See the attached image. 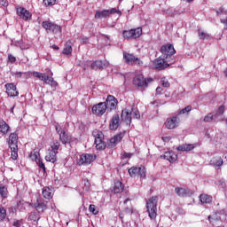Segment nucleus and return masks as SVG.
<instances>
[{
    "label": "nucleus",
    "mask_w": 227,
    "mask_h": 227,
    "mask_svg": "<svg viewBox=\"0 0 227 227\" xmlns=\"http://www.w3.org/2000/svg\"><path fill=\"white\" fill-rule=\"evenodd\" d=\"M113 13L121 15V12L116 10V8H112L110 10L98 11L95 14V19H106V17H109V15H113Z\"/></svg>",
    "instance_id": "11"
},
{
    "label": "nucleus",
    "mask_w": 227,
    "mask_h": 227,
    "mask_svg": "<svg viewBox=\"0 0 227 227\" xmlns=\"http://www.w3.org/2000/svg\"><path fill=\"white\" fill-rule=\"evenodd\" d=\"M200 200L201 203H212V197L207 194H201L200 196Z\"/></svg>",
    "instance_id": "35"
},
{
    "label": "nucleus",
    "mask_w": 227,
    "mask_h": 227,
    "mask_svg": "<svg viewBox=\"0 0 227 227\" xmlns=\"http://www.w3.org/2000/svg\"><path fill=\"white\" fill-rule=\"evenodd\" d=\"M92 70H100L102 68H106L107 67H109V61L105 60V61H101V60H97L94 61L91 65H90Z\"/></svg>",
    "instance_id": "21"
},
{
    "label": "nucleus",
    "mask_w": 227,
    "mask_h": 227,
    "mask_svg": "<svg viewBox=\"0 0 227 227\" xmlns=\"http://www.w3.org/2000/svg\"><path fill=\"white\" fill-rule=\"evenodd\" d=\"M8 61L9 63H15L17 61V59L15 58V56L9 54L8 55Z\"/></svg>",
    "instance_id": "49"
},
{
    "label": "nucleus",
    "mask_w": 227,
    "mask_h": 227,
    "mask_svg": "<svg viewBox=\"0 0 227 227\" xmlns=\"http://www.w3.org/2000/svg\"><path fill=\"white\" fill-rule=\"evenodd\" d=\"M204 121L206 123H210V121H219V120L217 119V115H214L212 114H207L205 117H204Z\"/></svg>",
    "instance_id": "32"
},
{
    "label": "nucleus",
    "mask_w": 227,
    "mask_h": 227,
    "mask_svg": "<svg viewBox=\"0 0 227 227\" xmlns=\"http://www.w3.org/2000/svg\"><path fill=\"white\" fill-rule=\"evenodd\" d=\"M43 196L46 200H51V198H52V189L49 187L43 188Z\"/></svg>",
    "instance_id": "31"
},
{
    "label": "nucleus",
    "mask_w": 227,
    "mask_h": 227,
    "mask_svg": "<svg viewBox=\"0 0 227 227\" xmlns=\"http://www.w3.org/2000/svg\"><path fill=\"white\" fill-rule=\"evenodd\" d=\"M51 152H55V153H58V150H59V147L61 146V144H59V141L53 140L51 144Z\"/></svg>",
    "instance_id": "30"
},
{
    "label": "nucleus",
    "mask_w": 227,
    "mask_h": 227,
    "mask_svg": "<svg viewBox=\"0 0 227 227\" xmlns=\"http://www.w3.org/2000/svg\"><path fill=\"white\" fill-rule=\"evenodd\" d=\"M198 35H199L200 40H210V35L207 32L198 30Z\"/></svg>",
    "instance_id": "36"
},
{
    "label": "nucleus",
    "mask_w": 227,
    "mask_h": 227,
    "mask_svg": "<svg viewBox=\"0 0 227 227\" xmlns=\"http://www.w3.org/2000/svg\"><path fill=\"white\" fill-rule=\"evenodd\" d=\"M176 150L178 152H191V150H194V145L191 144H185V145L177 146Z\"/></svg>",
    "instance_id": "29"
},
{
    "label": "nucleus",
    "mask_w": 227,
    "mask_h": 227,
    "mask_svg": "<svg viewBox=\"0 0 227 227\" xmlns=\"http://www.w3.org/2000/svg\"><path fill=\"white\" fill-rule=\"evenodd\" d=\"M130 157H132V153H124L122 154V159H130Z\"/></svg>",
    "instance_id": "50"
},
{
    "label": "nucleus",
    "mask_w": 227,
    "mask_h": 227,
    "mask_svg": "<svg viewBox=\"0 0 227 227\" xmlns=\"http://www.w3.org/2000/svg\"><path fill=\"white\" fill-rule=\"evenodd\" d=\"M52 49H54L55 51H59V47H58V45H56V44H53Z\"/></svg>",
    "instance_id": "57"
},
{
    "label": "nucleus",
    "mask_w": 227,
    "mask_h": 227,
    "mask_svg": "<svg viewBox=\"0 0 227 227\" xmlns=\"http://www.w3.org/2000/svg\"><path fill=\"white\" fill-rule=\"evenodd\" d=\"M156 93H157L158 95L160 94V93H162V88H160V87L156 88Z\"/></svg>",
    "instance_id": "55"
},
{
    "label": "nucleus",
    "mask_w": 227,
    "mask_h": 227,
    "mask_svg": "<svg viewBox=\"0 0 227 227\" xmlns=\"http://www.w3.org/2000/svg\"><path fill=\"white\" fill-rule=\"evenodd\" d=\"M19 135L17 133H12L9 137V148L12 146H19Z\"/></svg>",
    "instance_id": "25"
},
{
    "label": "nucleus",
    "mask_w": 227,
    "mask_h": 227,
    "mask_svg": "<svg viewBox=\"0 0 227 227\" xmlns=\"http://www.w3.org/2000/svg\"><path fill=\"white\" fill-rule=\"evenodd\" d=\"M14 75H16V77H22V72H16Z\"/></svg>",
    "instance_id": "56"
},
{
    "label": "nucleus",
    "mask_w": 227,
    "mask_h": 227,
    "mask_svg": "<svg viewBox=\"0 0 227 227\" xmlns=\"http://www.w3.org/2000/svg\"><path fill=\"white\" fill-rule=\"evenodd\" d=\"M208 220H209V221H212V215H209V216H208Z\"/></svg>",
    "instance_id": "61"
},
{
    "label": "nucleus",
    "mask_w": 227,
    "mask_h": 227,
    "mask_svg": "<svg viewBox=\"0 0 227 227\" xmlns=\"http://www.w3.org/2000/svg\"><path fill=\"white\" fill-rule=\"evenodd\" d=\"M11 148L12 152V159L13 160H17V157H19V146L12 145Z\"/></svg>",
    "instance_id": "34"
},
{
    "label": "nucleus",
    "mask_w": 227,
    "mask_h": 227,
    "mask_svg": "<svg viewBox=\"0 0 227 227\" xmlns=\"http://www.w3.org/2000/svg\"><path fill=\"white\" fill-rule=\"evenodd\" d=\"M224 185H226L224 183L222 184V187H224Z\"/></svg>",
    "instance_id": "62"
},
{
    "label": "nucleus",
    "mask_w": 227,
    "mask_h": 227,
    "mask_svg": "<svg viewBox=\"0 0 227 227\" xmlns=\"http://www.w3.org/2000/svg\"><path fill=\"white\" fill-rule=\"evenodd\" d=\"M170 139H171V137H162V141H164V143H168V142H169V141H170Z\"/></svg>",
    "instance_id": "51"
},
{
    "label": "nucleus",
    "mask_w": 227,
    "mask_h": 227,
    "mask_svg": "<svg viewBox=\"0 0 227 227\" xmlns=\"http://www.w3.org/2000/svg\"><path fill=\"white\" fill-rule=\"evenodd\" d=\"M223 12H224V8L221 7L219 8V10L216 11V14L221 15V13H223Z\"/></svg>",
    "instance_id": "53"
},
{
    "label": "nucleus",
    "mask_w": 227,
    "mask_h": 227,
    "mask_svg": "<svg viewBox=\"0 0 227 227\" xmlns=\"http://www.w3.org/2000/svg\"><path fill=\"white\" fill-rule=\"evenodd\" d=\"M8 130H10V126L4 121H0V132L8 134Z\"/></svg>",
    "instance_id": "33"
},
{
    "label": "nucleus",
    "mask_w": 227,
    "mask_h": 227,
    "mask_svg": "<svg viewBox=\"0 0 227 227\" xmlns=\"http://www.w3.org/2000/svg\"><path fill=\"white\" fill-rule=\"evenodd\" d=\"M83 186L82 189L85 192H88V191H90V181L88 180H83L82 181Z\"/></svg>",
    "instance_id": "44"
},
{
    "label": "nucleus",
    "mask_w": 227,
    "mask_h": 227,
    "mask_svg": "<svg viewBox=\"0 0 227 227\" xmlns=\"http://www.w3.org/2000/svg\"><path fill=\"white\" fill-rule=\"evenodd\" d=\"M121 118L127 125H130V123L132 122V118H134L135 120H139V118H141V114L139 113V110H137V108L134 106H127L121 112Z\"/></svg>",
    "instance_id": "1"
},
{
    "label": "nucleus",
    "mask_w": 227,
    "mask_h": 227,
    "mask_svg": "<svg viewBox=\"0 0 227 227\" xmlns=\"http://www.w3.org/2000/svg\"><path fill=\"white\" fill-rule=\"evenodd\" d=\"M123 189H125V186L123 185L122 182L117 181L114 184L113 191L115 194H120V192H123Z\"/></svg>",
    "instance_id": "28"
},
{
    "label": "nucleus",
    "mask_w": 227,
    "mask_h": 227,
    "mask_svg": "<svg viewBox=\"0 0 227 227\" xmlns=\"http://www.w3.org/2000/svg\"><path fill=\"white\" fill-rule=\"evenodd\" d=\"M184 1L185 3H192L193 0H183Z\"/></svg>",
    "instance_id": "58"
},
{
    "label": "nucleus",
    "mask_w": 227,
    "mask_h": 227,
    "mask_svg": "<svg viewBox=\"0 0 227 227\" xmlns=\"http://www.w3.org/2000/svg\"><path fill=\"white\" fill-rule=\"evenodd\" d=\"M161 57L167 59L168 61H172L173 63V55L176 52L175 47L171 44H166L160 48Z\"/></svg>",
    "instance_id": "5"
},
{
    "label": "nucleus",
    "mask_w": 227,
    "mask_h": 227,
    "mask_svg": "<svg viewBox=\"0 0 227 227\" xmlns=\"http://www.w3.org/2000/svg\"><path fill=\"white\" fill-rule=\"evenodd\" d=\"M180 125V118L177 116L169 117L165 121V127L166 129H168L169 130L173 129H176Z\"/></svg>",
    "instance_id": "15"
},
{
    "label": "nucleus",
    "mask_w": 227,
    "mask_h": 227,
    "mask_svg": "<svg viewBox=\"0 0 227 227\" xmlns=\"http://www.w3.org/2000/svg\"><path fill=\"white\" fill-rule=\"evenodd\" d=\"M4 88L8 97H19V91L17 90V86H15V84L6 83Z\"/></svg>",
    "instance_id": "20"
},
{
    "label": "nucleus",
    "mask_w": 227,
    "mask_h": 227,
    "mask_svg": "<svg viewBox=\"0 0 227 227\" xmlns=\"http://www.w3.org/2000/svg\"><path fill=\"white\" fill-rule=\"evenodd\" d=\"M17 15L22 19V20H31L33 14L24 7L16 8Z\"/></svg>",
    "instance_id": "14"
},
{
    "label": "nucleus",
    "mask_w": 227,
    "mask_h": 227,
    "mask_svg": "<svg viewBox=\"0 0 227 227\" xmlns=\"http://www.w3.org/2000/svg\"><path fill=\"white\" fill-rule=\"evenodd\" d=\"M107 111V106H106V102H100L92 106V113L96 116H102Z\"/></svg>",
    "instance_id": "10"
},
{
    "label": "nucleus",
    "mask_w": 227,
    "mask_h": 227,
    "mask_svg": "<svg viewBox=\"0 0 227 227\" xmlns=\"http://www.w3.org/2000/svg\"><path fill=\"white\" fill-rule=\"evenodd\" d=\"M89 210L90 212H91V214H93L94 215H97V214H98V210H97L95 205L90 204L89 207Z\"/></svg>",
    "instance_id": "46"
},
{
    "label": "nucleus",
    "mask_w": 227,
    "mask_h": 227,
    "mask_svg": "<svg viewBox=\"0 0 227 227\" xmlns=\"http://www.w3.org/2000/svg\"><path fill=\"white\" fill-rule=\"evenodd\" d=\"M160 82L163 88H169V82L166 78H161Z\"/></svg>",
    "instance_id": "48"
},
{
    "label": "nucleus",
    "mask_w": 227,
    "mask_h": 227,
    "mask_svg": "<svg viewBox=\"0 0 227 227\" xmlns=\"http://www.w3.org/2000/svg\"><path fill=\"white\" fill-rule=\"evenodd\" d=\"M170 65H173V61L168 60L166 58L160 56L154 61V67L156 70H164Z\"/></svg>",
    "instance_id": "8"
},
{
    "label": "nucleus",
    "mask_w": 227,
    "mask_h": 227,
    "mask_svg": "<svg viewBox=\"0 0 227 227\" xmlns=\"http://www.w3.org/2000/svg\"><path fill=\"white\" fill-rule=\"evenodd\" d=\"M27 75H28V77H36L40 81H43V82H45V84H50L52 88H56V86H58V82H56V81H54V78H52L43 73H40V72H36V71H29L27 73Z\"/></svg>",
    "instance_id": "2"
},
{
    "label": "nucleus",
    "mask_w": 227,
    "mask_h": 227,
    "mask_svg": "<svg viewBox=\"0 0 227 227\" xmlns=\"http://www.w3.org/2000/svg\"><path fill=\"white\" fill-rule=\"evenodd\" d=\"M59 136V141H61L63 145H67V143H70L72 139L70 136L67 134V131H61Z\"/></svg>",
    "instance_id": "27"
},
{
    "label": "nucleus",
    "mask_w": 227,
    "mask_h": 227,
    "mask_svg": "<svg viewBox=\"0 0 227 227\" xmlns=\"http://www.w3.org/2000/svg\"><path fill=\"white\" fill-rule=\"evenodd\" d=\"M43 27L46 29V31H52L54 35L61 34V27L51 22V21H43Z\"/></svg>",
    "instance_id": "13"
},
{
    "label": "nucleus",
    "mask_w": 227,
    "mask_h": 227,
    "mask_svg": "<svg viewBox=\"0 0 227 227\" xmlns=\"http://www.w3.org/2000/svg\"><path fill=\"white\" fill-rule=\"evenodd\" d=\"M123 136H125V132L119 133L112 137L109 141L108 146L111 148L114 147L118 143H120L123 139Z\"/></svg>",
    "instance_id": "23"
},
{
    "label": "nucleus",
    "mask_w": 227,
    "mask_h": 227,
    "mask_svg": "<svg viewBox=\"0 0 227 227\" xmlns=\"http://www.w3.org/2000/svg\"><path fill=\"white\" fill-rule=\"evenodd\" d=\"M224 113V107L222 106L218 108L216 114L215 115H216L217 120H219V121H223V114Z\"/></svg>",
    "instance_id": "38"
},
{
    "label": "nucleus",
    "mask_w": 227,
    "mask_h": 227,
    "mask_svg": "<svg viewBox=\"0 0 227 227\" xmlns=\"http://www.w3.org/2000/svg\"><path fill=\"white\" fill-rule=\"evenodd\" d=\"M128 201H130V200L126 199V200H124V204L127 203Z\"/></svg>",
    "instance_id": "60"
},
{
    "label": "nucleus",
    "mask_w": 227,
    "mask_h": 227,
    "mask_svg": "<svg viewBox=\"0 0 227 227\" xmlns=\"http://www.w3.org/2000/svg\"><path fill=\"white\" fill-rule=\"evenodd\" d=\"M6 219V209L0 207V221H4Z\"/></svg>",
    "instance_id": "42"
},
{
    "label": "nucleus",
    "mask_w": 227,
    "mask_h": 227,
    "mask_svg": "<svg viewBox=\"0 0 227 227\" xmlns=\"http://www.w3.org/2000/svg\"><path fill=\"white\" fill-rule=\"evenodd\" d=\"M92 135L94 137L95 139V145H96V148L97 150H105L106 149V143L104 142V134L102 133V131L98 130V129H95L92 132Z\"/></svg>",
    "instance_id": "6"
},
{
    "label": "nucleus",
    "mask_w": 227,
    "mask_h": 227,
    "mask_svg": "<svg viewBox=\"0 0 227 227\" xmlns=\"http://www.w3.org/2000/svg\"><path fill=\"white\" fill-rule=\"evenodd\" d=\"M160 158L168 160V162H176L178 155H176L173 151H168L166 152L164 155H161Z\"/></svg>",
    "instance_id": "22"
},
{
    "label": "nucleus",
    "mask_w": 227,
    "mask_h": 227,
    "mask_svg": "<svg viewBox=\"0 0 227 227\" xmlns=\"http://www.w3.org/2000/svg\"><path fill=\"white\" fill-rule=\"evenodd\" d=\"M123 59L128 65H141L143 63L138 58L127 52L123 53Z\"/></svg>",
    "instance_id": "16"
},
{
    "label": "nucleus",
    "mask_w": 227,
    "mask_h": 227,
    "mask_svg": "<svg viewBox=\"0 0 227 227\" xmlns=\"http://www.w3.org/2000/svg\"><path fill=\"white\" fill-rule=\"evenodd\" d=\"M221 22H222V24H224V26H225V29H227V19H225V20H221Z\"/></svg>",
    "instance_id": "54"
},
{
    "label": "nucleus",
    "mask_w": 227,
    "mask_h": 227,
    "mask_svg": "<svg viewBox=\"0 0 227 227\" xmlns=\"http://www.w3.org/2000/svg\"><path fill=\"white\" fill-rule=\"evenodd\" d=\"M54 127H55V130H56L57 134L59 135L60 132H65V129H63V128L61 127V124L55 123Z\"/></svg>",
    "instance_id": "45"
},
{
    "label": "nucleus",
    "mask_w": 227,
    "mask_h": 227,
    "mask_svg": "<svg viewBox=\"0 0 227 227\" xmlns=\"http://www.w3.org/2000/svg\"><path fill=\"white\" fill-rule=\"evenodd\" d=\"M143 35V28L137 27L130 30H124L122 32V36L125 40L139 38Z\"/></svg>",
    "instance_id": "7"
},
{
    "label": "nucleus",
    "mask_w": 227,
    "mask_h": 227,
    "mask_svg": "<svg viewBox=\"0 0 227 227\" xmlns=\"http://www.w3.org/2000/svg\"><path fill=\"white\" fill-rule=\"evenodd\" d=\"M29 158L31 160H34L36 162L37 166L43 171H45V164H43V161L40 159V153L36 151L31 152Z\"/></svg>",
    "instance_id": "18"
},
{
    "label": "nucleus",
    "mask_w": 227,
    "mask_h": 227,
    "mask_svg": "<svg viewBox=\"0 0 227 227\" xmlns=\"http://www.w3.org/2000/svg\"><path fill=\"white\" fill-rule=\"evenodd\" d=\"M105 104L106 106V109L113 111V110L116 109V106H118V99H116V98H114V96L109 95L106 98Z\"/></svg>",
    "instance_id": "19"
},
{
    "label": "nucleus",
    "mask_w": 227,
    "mask_h": 227,
    "mask_svg": "<svg viewBox=\"0 0 227 227\" xmlns=\"http://www.w3.org/2000/svg\"><path fill=\"white\" fill-rule=\"evenodd\" d=\"M0 4H2V6H8V1L6 0H1Z\"/></svg>",
    "instance_id": "52"
},
{
    "label": "nucleus",
    "mask_w": 227,
    "mask_h": 227,
    "mask_svg": "<svg viewBox=\"0 0 227 227\" xmlns=\"http://www.w3.org/2000/svg\"><path fill=\"white\" fill-rule=\"evenodd\" d=\"M129 176L136 178V176H140L145 178L146 176V170L145 167H132L129 169Z\"/></svg>",
    "instance_id": "9"
},
{
    "label": "nucleus",
    "mask_w": 227,
    "mask_h": 227,
    "mask_svg": "<svg viewBox=\"0 0 227 227\" xmlns=\"http://www.w3.org/2000/svg\"><path fill=\"white\" fill-rule=\"evenodd\" d=\"M45 6H54L56 4V0H43Z\"/></svg>",
    "instance_id": "47"
},
{
    "label": "nucleus",
    "mask_w": 227,
    "mask_h": 227,
    "mask_svg": "<svg viewBox=\"0 0 227 227\" xmlns=\"http://www.w3.org/2000/svg\"><path fill=\"white\" fill-rule=\"evenodd\" d=\"M211 162L214 166H223V159L219 156L213 158Z\"/></svg>",
    "instance_id": "41"
},
{
    "label": "nucleus",
    "mask_w": 227,
    "mask_h": 227,
    "mask_svg": "<svg viewBox=\"0 0 227 227\" xmlns=\"http://www.w3.org/2000/svg\"><path fill=\"white\" fill-rule=\"evenodd\" d=\"M11 113H13V108L11 109Z\"/></svg>",
    "instance_id": "63"
},
{
    "label": "nucleus",
    "mask_w": 227,
    "mask_h": 227,
    "mask_svg": "<svg viewBox=\"0 0 227 227\" xmlns=\"http://www.w3.org/2000/svg\"><path fill=\"white\" fill-rule=\"evenodd\" d=\"M0 196L2 198H8V188L4 184H0Z\"/></svg>",
    "instance_id": "37"
},
{
    "label": "nucleus",
    "mask_w": 227,
    "mask_h": 227,
    "mask_svg": "<svg viewBox=\"0 0 227 227\" xmlns=\"http://www.w3.org/2000/svg\"><path fill=\"white\" fill-rule=\"evenodd\" d=\"M153 82V78H145L142 74L135 75L133 84L137 88H148V84Z\"/></svg>",
    "instance_id": "4"
},
{
    "label": "nucleus",
    "mask_w": 227,
    "mask_h": 227,
    "mask_svg": "<svg viewBox=\"0 0 227 227\" xmlns=\"http://www.w3.org/2000/svg\"><path fill=\"white\" fill-rule=\"evenodd\" d=\"M56 155H58V153L49 150L45 156V160H47V162H52V164H54V162L56 161Z\"/></svg>",
    "instance_id": "26"
},
{
    "label": "nucleus",
    "mask_w": 227,
    "mask_h": 227,
    "mask_svg": "<svg viewBox=\"0 0 227 227\" xmlns=\"http://www.w3.org/2000/svg\"><path fill=\"white\" fill-rule=\"evenodd\" d=\"M63 54H67V56L69 54H72V43H66L65 48L63 50Z\"/></svg>",
    "instance_id": "40"
},
{
    "label": "nucleus",
    "mask_w": 227,
    "mask_h": 227,
    "mask_svg": "<svg viewBox=\"0 0 227 227\" xmlns=\"http://www.w3.org/2000/svg\"><path fill=\"white\" fill-rule=\"evenodd\" d=\"M176 194H177V196H180L181 198H184V196H185L187 194V190H185L184 188H176Z\"/></svg>",
    "instance_id": "39"
},
{
    "label": "nucleus",
    "mask_w": 227,
    "mask_h": 227,
    "mask_svg": "<svg viewBox=\"0 0 227 227\" xmlns=\"http://www.w3.org/2000/svg\"><path fill=\"white\" fill-rule=\"evenodd\" d=\"M159 201V197L153 196L146 202V208L151 219H155L157 217V203Z\"/></svg>",
    "instance_id": "3"
},
{
    "label": "nucleus",
    "mask_w": 227,
    "mask_h": 227,
    "mask_svg": "<svg viewBox=\"0 0 227 227\" xmlns=\"http://www.w3.org/2000/svg\"><path fill=\"white\" fill-rule=\"evenodd\" d=\"M14 226L19 227V222L14 223Z\"/></svg>",
    "instance_id": "59"
},
{
    "label": "nucleus",
    "mask_w": 227,
    "mask_h": 227,
    "mask_svg": "<svg viewBox=\"0 0 227 227\" xmlns=\"http://www.w3.org/2000/svg\"><path fill=\"white\" fill-rule=\"evenodd\" d=\"M33 207L38 214H43L45 210H47V201L42 200V199H37L36 202L33 204Z\"/></svg>",
    "instance_id": "17"
},
{
    "label": "nucleus",
    "mask_w": 227,
    "mask_h": 227,
    "mask_svg": "<svg viewBox=\"0 0 227 227\" xmlns=\"http://www.w3.org/2000/svg\"><path fill=\"white\" fill-rule=\"evenodd\" d=\"M191 111H192V106H188L180 110L179 114H186L187 113H191Z\"/></svg>",
    "instance_id": "43"
},
{
    "label": "nucleus",
    "mask_w": 227,
    "mask_h": 227,
    "mask_svg": "<svg viewBox=\"0 0 227 227\" xmlns=\"http://www.w3.org/2000/svg\"><path fill=\"white\" fill-rule=\"evenodd\" d=\"M120 126V115L115 114L113 116L111 122H110V129L116 130Z\"/></svg>",
    "instance_id": "24"
},
{
    "label": "nucleus",
    "mask_w": 227,
    "mask_h": 227,
    "mask_svg": "<svg viewBox=\"0 0 227 227\" xmlns=\"http://www.w3.org/2000/svg\"><path fill=\"white\" fill-rule=\"evenodd\" d=\"M95 160V156L90 153H83L78 159V165L79 166H88L91 164Z\"/></svg>",
    "instance_id": "12"
}]
</instances>
